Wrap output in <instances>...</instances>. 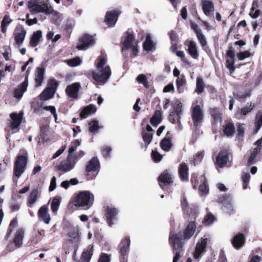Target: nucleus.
<instances>
[{
    "label": "nucleus",
    "mask_w": 262,
    "mask_h": 262,
    "mask_svg": "<svg viewBox=\"0 0 262 262\" xmlns=\"http://www.w3.org/2000/svg\"><path fill=\"white\" fill-rule=\"evenodd\" d=\"M81 62V60L79 57H75L68 60L67 63L69 66L74 67L79 65Z\"/></svg>",
    "instance_id": "bf43d9fd"
},
{
    "label": "nucleus",
    "mask_w": 262,
    "mask_h": 262,
    "mask_svg": "<svg viewBox=\"0 0 262 262\" xmlns=\"http://www.w3.org/2000/svg\"><path fill=\"white\" fill-rule=\"evenodd\" d=\"M255 128L254 133H256L262 126V111H258L255 116L254 120Z\"/></svg>",
    "instance_id": "37998d69"
},
{
    "label": "nucleus",
    "mask_w": 262,
    "mask_h": 262,
    "mask_svg": "<svg viewBox=\"0 0 262 262\" xmlns=\"http://www.w3.org/2000/svg\"><path fill=\"white\" fill-rule=\"evenodd\" d=\"M181 116L182 115L179 114H177V115L176 114L173 115L172 113H170L168 116V120L171 123L176 124L177 122L181 119Z\"/></svg>",
    "instance_id": "69168bd1"
},
{
    "label": "nucleus",
    "mask_w": 262,
    "mask_h": 262,
    "mask_svg": "<svg viewBox=\"0 0 262 262\" xmlns=\"http://www.w3.org/2000/svg\"><path fill=\"white\" fill-rule=\"evenodd\" d=\"M130 241L129 237L122 239L119 246L118 250L120 262H127L128 254L129 252Z\"/></svg>",
    "instance_id": "423d86ee"
},
{
    "label": "nucleus",
    "mask_w": 262,
    "mask_h": 262,
    "mask_svg": "<svg viewBox=\"0 0 262 262\" xmlns=\"http://www.w3.org/2000/svg\"><path fill=\"white\" fill-rule=\"evenodd\" d=\"M24 233L23 229H19L16 232L13 241L7 246L9 251H14L21 247L23 244Z\"/></svg>",
    "instance_id": "9d476101"
},
{
    "label": "nucleus",
    "mask_w": 262,
    "mask_h": 262,
    "mask_svg": "<svg viewBox=\"0 0 262 262\" xmlns=\"http://www.w3.org/2000/svg\"><path fill=\"white\" fill-rule=\"evenodd\" d=\"M205 83L202 77H198L196 78V89L195 92L198 94H202L204 90Z\"/></svg>",
    "instance_id": "a18cd8bd"
},
{
    "label": "nucleus",
    "mask_w": 262,
    "mask_h": 262,
    "mask_svg": "<svg viewBox=\"0 0 262 262\" xmlns=\"http://www.w3.org/2000/svg\"><path fill=\"white\" fill-rule=\"evenodd\" d=\"M232 155L227 149H222L215 157L214 164H228L232 162Z\"/></svg>",
    "instance_id": "9b49d317"
},
{
    "label": "nucleus",
    "mask_w": 262,
    "mask_h": 262,
    "mask_svg": "<svg viewBox=\"0 0 262 262\" xmlns=\"http://www.w3.org/2000/svg\"><path fill=\"white\" fill-rule=\"evenodd\" d=\"M49 130V127L47 125H44L40 127V133L38 135V143H44L47 141L46 137L48 136V132Z\"/></svg>",
    "instance_id": "c9c22d12"
},
{
    "label": "nucleus",
    "mask_w": 262,
    "mask_h": 262,
    "mask_svg": "<svg viewBox=\"0 0 262 262\" xmlns=\"http://www.w3.org/2000/svg\"><path fill=\"white\" fill-rule=\"evenodd\" d=\"M55 92L52 88H48L47 87L40 95V99L41 100H47L53 97Z\"/></svg>",
    "instance_id": "4c0bfd02"
},
{
    "label": "nucleus",
    "mask_w": 262,
    "mask_h": 262,
    "mask_svg": "<svg viewBox=\"0 0 262 262\" xmlns=\"http://www.w3.org/2000/svg\"><path fill=\"white\" fill-rule=\"evenodd\" d=\"M107 62V58L105 56H99L95 61V65L99 72L92 71L89 75L97 83L104 84L111 76L112 71L109 66L104 67Z\"/></svg>",
    "instance_id": "f257e3e1"
},
{
    "label": "nucleus",
    "mask_w": 262,
    "mask_h": 262,
    "mask_svg": "<svg viewBox=\"0 0 262 262\" xmlns=\"http://www.w3.org/2000/svg\"><path fill=\"white\" fill-rule=\"evenodd\" d=\"M126 36L122 42V51L130 49L134 45L133 42L135 40V36L133 34L126 32Z\"/></svg>",
    "instance_id": "b1692460"
},
{
    "label": "nucleus",
    "mask_w": 262,
    "mask_h": 262,
    "mask_svg": "<svg viewBox=\"0 0 262 262\" xmlns=\"http://www.w3.org/2000/svg\"><path fill=\"white\" fill-rule=\"evenodd\" d=\"M162 112L161 110H156L150 119V122L154 126H157L162 121Z\"/></svg>",
    "instance_id": "e433bc0d"
},
{
    "label": "nucleus",
    "mask_w": 262,
    "mask_h": 262,
    "mask_svg": "<svg viewBox=\"0 0 262 262\" xmlns=\"http://www.w3.org/2000/svg\"><path fill=\"white\" fill-rule=\"evenodd\" d=\"M202 4L203 12L206 15H209L210 13L214 11V5L211 1L209 0H203L202 2Z\"/></svg>",
    "instance_id": "7c9ffc66"
},
{
    "label": "nucleus",
    "mask_w": 262,
    "mask_h": 262,
    "mask_svg": "<svg viewBox=\"0 0 262 262\" xmlns=\"http://www.w3.org/2000/svg\"><path fill=\"white\" fill-rule=\"evenodd\" d=\"M224 135L227 137H231L235 132L234 123L231 120H226L222 125Z\"/></svg>",
    "instance_id": "dca6fc26"
},
{
    "label": "nucleus",
    "mask_w": 262,
    "mask_h": 262,
    "mask_svg": "<svg viewBox=\"0 0 262 262\" xmlns=\"http://www.w3.org/2000/svg\"><path fill=\"white\" fill-rule=\"evenodd\" d=\"M186 83V80L183 75L181 77H178L176 80V86L178 92L179 93H182L184 91L183 89L182 88Z\"/></svg>",
    "instance_id": "603ef678"
},
{
    "label": "nucleus",
    "mask_w": 262,
    "mask_h": 262,
    "mask_svg": "<svg viewBox=\"0 0 262 262\" xmlns=\"http://www.w3.org/2000/svg\"><path fill=\"white\" fill-rule=\"evenodd\" d=\"M26 31L22 26H17L15 30L14 36L15 43L20 46L24 42L26 35Z\"/></svg>",
    "instance_id": "a211bd4d"
},
{
    "label": "nucleus",
    "mask_w": 262,
    "mask_h": 262,
    "mask_svg": "<svg viewBox=\"0 0 262 262\" xmlns=\"http://www.w3.org/2000/svg\"><path fill=\"white\" fill-rule=\"evenodd\" d=\"M74 165H58L55 167V170L60 171V174L71 170Z\"/></svg>",
    "instance_id": "49530a36"
},
{
    "label": "nucleus",
    "mask_w": 262,
    "mask_h": 262,
    "mask_svg": "<svg viewBox=\"0 0 262 262\" xmlns=\"http://www.w3.org/2000/svg\"><path fill=\"white\" fill-rule=\"evenodd\" d=\"M204 156V151H199L195 155L193 156L192 162H193L194 164L196 163L201 162L203 159Z\"/></svg>",
    "instance_id": "680f3d73"
},
{
    "label": "nucleus",
    "mask_w": 262,
    "mask_h": 262,
    "mask_svg": "<svg viewBox=\"0 0 262 262\" xmlns=\"http://www.w3.org/2000/svg\"><path fill=\"white\" fill-rule=\"evenodd\" d=\"M81 87L79 82H75L68 85L66 89L67 95L71 98L76 99L78 96V92Z\"/></svg>",
    "instance_id": "f3484780"
},
{
    "label": "nucleus",
    "mask_w": 262,
    "mask_h": 262,
    "mask_svg": "<svg viewBox=\"0 0 262 262\" xmlns=\"http://www.w3.org/2000/svg\"><path fill=\"white\" fill-rule=\"evenodd\" d=\"M182 239L180 234L170 233L169 242L172 248L173 252L175 253L172 262H177L180 257V253L183 251V247L184 245V242H183Z\"/></svg>",
    "instance_id": "7ed1b4c3"
},
{
    "label": "nucleus",
    "mask_w": 262,
    "mask_h": 262,
    "mask_svg": "<svg viewBox=\"0 0 262 262\" xmlns=\"http://www.w3.org/2000/svg\"><path fill=\"white\" fill-rule=\"evenodd\" d=\"M255 104L250 103L249 106H245L238 110L237 114H239L241 116H245L249 113L251 112L253 109L255 107Z\"/></svg>",
    "instance_id": "8fccbe9b"
},
{
    "label": "nucleus",
    "mask_w": 262,
    "mask_h": 262,
    "mask_svg": "<svg viewBox=\"0 0 262 262\" xmlns=\"http://www.w3.org/2000/svg\"><path fill=\"white\" fill-rule=\"evenodd\" d=\"M179 176L183 182L188 181V167L187 165H180L179 168Z\"/></svg>",
    "instance_id": "f704fd0d"
},
{
    "label": "nucleus",
    "mask_w": 262,
    "mask_h": 262,
    "mask_svg": "<svg viewBox=\"0 0 262 262\" xmlns=\"http://www.w3.org/2000/svg\"><path fill=\"white\" fill-rule=\"evenodd\" d=\"M119 210L113 206H107L106 208L105 217L108 225L111 227L117 220Z\"/></svg>",
    "instance_id": "ddd939ff"
},
{
    "label": "nucleus",
    "mask_w": 262,
    "mask_h": 262,
    "mask_svg": "<svg viewBox=\"0 0 262 262\" xmlns=\"http://www.w3.org/2000/svg\"><path fill=\"white\" fill-rule=\"evenodd\" d=\"M60 204V200L59 197H55L52 200L51 204V208L53 213L55 214L57 212Z\"/></svg>",
    "instance_id": "3c124183"
},
{
    "label": "nucleus",
    "mask_w": 262,
    "mask_h": 262,
    "mask_svg": "<svg viewBox=\"0 0 262 262\" xmlns=\"http://www.w3.org/2000/svg\"><path fill=\"white\" fill-rule=\"evenodd\" d=\"M158 182L162 189L167 190L173 183L171 174L167 170L164 171L159 176Z\"/></svg>",
    "instance_id": "6e6552de"
},
{
    "label": "nucleus",
    "mask_w": 262,
    "mask_h": 262,
    "mask_svg": "<svg viewBox=\"0 0 262 262\" xmlns=\"http://www.w3.org/2000/svg\"><path fill=\"white\" fill-rule=\"evenodd\" d=\"M58 85V81L54 78L50 79L48 82V88H52L55 92Z\"/></svg>",
    "instance_id": "e2e57ef3"
},
{
    "label": "nucleus",
    "mask_w": 262,
    "mask_h": 262,
    "mask_svg": "<svg viewBox=\"0 0 262 262\" xmlns=\"http://www.w3.org/2000/svg\"><path fill=\"white\" fill-rule=\"evenodd\" d=\"M121 12L119 10H112L107 11L105 16V23L109 26H114Z\"/></svg>",
    "instance_id": "2eb2a0df"
},
{
    "label": "nucleus",
    "mask_w": 262,
    "mask_h": 262,
    "mask_svg": "<svg viewBox=\"0 0 262 262\" xmlns=\"http://www.w3.org/2000/svg\"><path fill=\"white\" fill-rule=\"evenodd\" d=\"M136 79L139 83L143 84L146 88H149V85L145 75L143 74H140L137 76Z\"/></svg>",
    "instance_id": "5fc2aeb1"
},
{
    "label": "nucleus",
    "mask_w": 262,
    "mask_h": 262,
    "mask_svg": "<svg viewBox=\"0 0 262 262\" xmlns=\"http://www.w3.org/2000/svg\"><path fill=\"white\" fill-rule=\"evenodd\" d=\"M218 201L222 204L224 209H230L231 208V197L230 195L221 196L219 198Z\"/></svg>",
    "instance_id": "58836bf2"
},
{
    "label": "nucleus",
    "mask_w": 262,
    "mask_h": 262,
    "mask_svg": "<svg viewBox=\"0 0 262 262\" xmlns=\"http://www.w3.org/2000/svg\"><path fill=\"white\" fill-rule=\"evenodd\" d=\"M27 154L23 155H18L17 156L16 160L14 164H27Z\"/></svg>",
    "instance_id": "0e129e2a"
},
{
    "label": "nucleus",
    "mask_w": 262,
    "mask_h": 262,
    "mask_svg": "<svg viewBox=\"0 0 262 262\" xmlns=\"http://www.w3.org/2000/svg\"><path fill=\"white\" fill-rule=\"evenodd\" d=\"M94 201V195L89 191H81L74 199V203L76 206L81 207L85 209L90 208Z\"/></svg>",
    "instance_id": "f03ea898"
},
{
    "label": "nucleus",
    "mask_w": 262,
    "mask_h": 262,
    "mask_svg": "<svg viewBox=\"0 0 262 262\" xmlns=\"http://www.w3.org/2000/svg\"><path fill=\"white\" fill-rule=\"evenodd\" d=\"M97 108L95 105L90 104L84 107L81 111L80 117L81 119H85L89 116L94 114Z\"/></svg>",
    "instance_id": "cd10ccee"
},
{
    "label": "nucleus",
    "mask_w": 262,
    "mask_h": 262,
    "mask_svg": "<svg viewBox=\"0 0 262 262\" xmlns=\"http://www.w3.org/2000/svg\"><path fill=\"white\" fill-rule=\"evenodd\" d=\"M100 169V165H87L85 170L88 175H92L91 179L95 177Z\"/></svg>",
    "instance_id": "a19ab883"
},
{
    "label": "nucleus",
    "mask_w": 262,
    "mask_h": 262,
    "mask_svg": "<svg viewBox=\"0 0 262 262\" xmlns=\"http://www.w3.org/2000/svg\"><path fill=\"white\" fill-rule=\"evenodd\" d=\"M196 229V226L194 224V222H190L186 229L184 231V235L183 237L182 236L181 233H178V234H180L181 237L182 238V241L184 242V240H188L191 238V237L193 235Z\"/></svg>",
    "instance_id": "412c9836"
},
{
    "label": "nucleus",
    "mask_w": 262,
    "mask_h": 262,
    "mask_svg": "<svg viewBox=\"0 0 262 262\" xmlns=\"http://www.w3.org/2000/svg\"><path fill=\"white\" fill-rule=\"evenodd\" d=\"M45 72V69L44 67L41 66L37 68L35 74V81L36 86H40L44 79V74Z\"/></svg>",
    "instance_id": "a878e982"
},
{
    "label": "nucleus",
    "mask_w": 262,
    "mask_h": 262,
    "mask_svg": "<svg viewBox=\"0 0 262 262\" xmlns=\"http://www.w3.org/2000/svg\"><path fill=\"white\" fill-rule=\"evenodd\" d=\"M143 48L147 52L152 51L156 49L155 44L152 40L149 34L147 35L146 36L145 40L143 43Z\"/></svg>",
    "instance_id": "473e14b6"
},
{
    "label": "nucleus",
    "mask_w": 262,
    "mask_h": 262,
    "mask_svg": "<svg viewBox=\"0 0 262 262\" xmlns=\"http://www.w3.org/2000/svg\"><path fill=\"white\" fill-rule=\"evenodd\" d=\"M39 194L38 190L34 189L30 193L28 198V205L30 207H32L33 204L37 200Z\"/></svg>",
    "instance_id": "79ce46f5"
},
{
    "label": "nucleus",
    "mask_w": 262,
    "mask_h": 262,
    "mask_svg": "<svg viewBox=\"0 0 262 262\" xmlns=\"http://www.w3.org/2000/svg\"><path fill=\"white\" fill-rule=\"evenodd\" d=\"M245 243V237L243 234L238 233L233 237L231 243L236 249H239L242 247Z\"/></svg>",
    "instance_id": "5701e85b"
},
{
    "label": "nucleus",
    "mask_w": 262,
    "mask_h": 262,
    "mask_svg": "<svg viewBox=\"0 0 262 262\" xmlns=\"http://www.w3.org/2000/svg\"><path fill=\"white\" fill-rule=\"evenodd\" d=\"M171 113H172L173 115H177L179 114L182 115V105L181 102L178 101L176 103L174 106L173 107V110Z\"/></svg>",
    "instance_id": "4d7b16f0"
},
{
    "label": "nucleus",
    "mask_w": 262,
    "mask_h": 262,
    "mask_svg": "<svg viewBox=\"0 0 262 262\" xmlns=\"http://www.w3.org/2000/svg\"><path fill=\"white\" fill-rule=\"evenodd\" d=\"M38 215L45 223L47 224H49L51 218L48 213V208L47 206L43 205L39 208L38 211Z\"/></svg>",
    "instance_id": "bb28decb"
},
{
    "label": "nucleus",
    "mask_w": 262,
    "mask_h": 262,
    "mask_svg": "<svg viewBox=\"0 0 262 262\" xmlns=\"http://www.w3.org/2000/svg\"><path fill=\"white\" fill-rule=\"evenodd\" d=\"M215 220L214 216L211 213H208L204 218V222L206 225H210Z\"/></svg>",
    "instance_id": "338daca9"
},
{
    "label": "nucleus",
    "mask_w": 262,
    "mask_h": 262,
    "mask_svg": "<svg viewBox=\"0 0 262 262\" xmlns=\"http://www.w3.org/2000/svg\"><path fill=\"white\" fill-rule=\"evenodd\" d=\"M94 43L95 40L92 36L85 34L79 38L77 48L78 50H84L89 46L93 45Z\"/></svg>",
    "instance_id": "4468645a"
},
{
    "label": "nucleus",
    "mask_w": 262,
    "mask_h": 262,
    "mask_svg": "<svg viewBox=\"0 0 262 262\" xmlns=\"http://www.w3.org/2000/svg\"><path fill=\"white\" fill-rule=\"evenodd\" d=\"M25 169L26 165H15V167L14 168V183L16 184L17 183L18 179L24 172Z\"/></svg>",
    "instance_id": "72a5a7b5"
},
{
    "label": "nucleus",
    "mask_w": 262,
    "mask_h": 262,
    "mask_svg": "<svg viewBox=\"0 0 262 262\" xmlns=\"http://www.w3.org/2000/svg\"><path fill=\"white\" fill-rule=\"evenodd\" d=\"M142 139L146 145H148L152 139L153 133H147L145 131L142 132Z\"/></svg>",
    "instance_id": "864d4df0"
},
{
    "label": "nucleus",
    "mask_w": 262,
    "mask_h": 262,
    "mask_svg": "<svg viewBox=\"0 0 262 262\" xmlns=\"http://www.w3.org/2000/svg\"><path fill=\"white\" fill-rule=\"evenodd\" d=\"M181 206L184 213H187V214H189V216H191L195 215L196 212V209H192V207H189L188 203L184 196L181 201Z\"/></svg>",
    "instance_id": "c756f323"
},
{
    "label": "nucleus",
    "mask_w": 262,
    "mask_h": 262,
    "mask_svg": "<svg viewBox=\"0 0 262 262\" xmlns=\"http://www.w3.org/2000/svg\"><path fill=\"white\" fill-rule=\"evenodd\" d=\"M209 113L211 116V124L212 127H216L218 122H221L223 120V114L218 107H210Z\"/></svg>",
    "instance_id": "f8f14e48"
},
{
    "label": "nucleus",
    "mask_w": 262,
    "mask_h": 262,
    "mask_svg": "<svg viewBox=\"0 0 262 262\" xmlns=\"http://www.w3.org/2000/svg\"><path fill=\"white\" fill-rule=\"evenodd\" d=\"M191 118L193 125L195 128L202 124L204 119V113L202 107L199 104L192 106Z\"/></svg>",
    "instance_id": "0eeeda50"
},
{
    "label": "nucleus",
    "mask_w": 262,
    "mask_h": 262,
    "mask_svg": "<svg viewBox=\"0 0 262 262\" xmlns=\"http://www.w3.org/2000/svg\"><path fill=\"white\" fill-rule=\"evenodd\" d=\"M187 52L192 58L197 59L199 57V53L196 43L192 40L188 41Z\"/></svg>",
    "instance_id": "c85d7f7f"
},
{
    "label": "nucleus",
    "mask_w": 262,
    "mask_h": 262,
    "mask_svg": "<svg viewBox=\"0 0 262 262\" xmlns=\"http://www.w3.org/2000/svg\"><path fill=\"white\" fill-rule=\"evenodd\" d=\"M191 182L194 189H195L198 185L200 183L199 192L201 196L206 195L208 193L209 187L207 179L204 175L202 174L198 178V176L193 173L191 175Z\"/></svg>",
    "instance_id": "20e7f679"
},
{
    "label": "nucleus",
    "mask_w": 262,
    "mask_h": 262,
    "mask_svg": "<svg viewBox=\"0 0 262 262\" xmlns=\"http://www.w3.org/2000/svg\"><path fill=\"white\" fill-rule=\"evenodd\" d=\"M80 140H75L71 142L70 147L69 148V154L68 156V160L70 162H74L75 160L77 158L74 152L76 148L80 145Z\"/></svg>",
    "instance_id": "393cba45"
},
{
    "label": "nucleus",
    "mask_w": 262,
    "mask_h": 262,
    "mask_svg": "<svg viewBox=\"0 0 262 262\" xmlns=\"http://www.w3.org/2000/svg\"><path fill=\"white\" fill-rule=\"evenodd\" d=\"M68 235L69 236V238H75L80 236L78 228H72L68 232Z\"/></svg>",
    "instance_id": "052dcab7"
},
{
    "label": "nucleus",
    "mask_w": 262,
    "mask_h": 262,
    "mask_svg": "<svg viewBox=\"0 0 262 262\" xmlns=\"http://www.w3.org/2000/svg\"><path fill=\"white\" fill-rule=\"evenodd\" d=\"M67 241L72 245L75 252H77L80 245L81 237L79 236L75 238H69Z\"/></svg>",
    "instance_id": "de8ad7c7"
},
{
    "label": "nucleus",
    "mask_w": 262,
    "mask_h": 262,
    "mask_svg": "<svg viewBox=\"0 0 262 262\" xmlns=\"http://www.w3.org/2000/svg\"><path fill=\"white\" fill-rule=\"evenodd\" d=\"M89 131L91 133H95L98 131L99 128V122L97 120H94L90 122L89 123Z\"/></svg>",
    "instance_id": "6e6d98bb"
},
{
    "label": "nucleus",
    "mask_w": 262,
    "mask_h": 262,
    "mask_svg": "<svg viewBox=\"0 0 262 262\" xmlns=\"http://www.w3.org/2000/svg\"><path fill=\"white\" fill-rule=\"evenodd\" d=\"M28 85V79L20 84L17 88H15L13 92V97L17 99H20L24 93L27 91Z\"/></svg>",
    "instance_id": "aec40b11"
},
{
    "label": "nucleus",
    "mask_w": 262,
    "mask_h": 262,
    "mask_svg": "<svg viewBox=\"0 0 262 262\" xmlns=\"http://www.w3.org/2000/svg\"><path fill=\"white\" fill-rule=\"evenodd\" d=\"M112 150L111 147L106 146L103 147L101 149V154L105 158H107L110 157V152Z\"/></svg>",
    "instance_id": "774afa93"
},
{
    "label": "nucleus",
    "mask_w": 262,
    "mask_h": 262,
    "mask_svg": "<svg viewBox=\"0 0 262 262\" xmlns=\"http://www.w3.org/2000/svg\"><path fill=\"white\" fill-rule=\"evenodd\" d=\"M28 7L30 9L31 13L42 12L47 15H49L53 12V9L51 6H49L46 3L39 5L37 4L36 0L29 1Z\"/></svg>",
    "instance_id": "39448f33"
},
{
    "label": "nucleus",
    "mask_w": 262,
    "mask_h": 262,
    "mask_svg": "<svg viewBox=\"0 0 262 262\" xmlns=\"http://www.w3.org/2000/svg\"><path fill=\"white\" fill-rule=\"evenodd\" d=\"M42 37V32L37 30L33 33L30 40V46L32 47H36L39 43Z\"/></svg>",
    "instance_id": "2f4dec72"
},
{
    "label": "nucleus",
    "mask_w": 262,
    "mask_h": 262,
    "mask_svg": "<svg viewBox=\"0 0 262 262\" xmlns=\"http://www.w3.org/2000/svg\"><path fill=\"white\" fill-rule=\"evenodd\" d=\"M262 257V250L260 248L257 249L255 251L249 256V262H260Z\"/></svg>",
    "instance_id": "c03bdc74"
},
{
    "label": "nucleus",
    "mask_w": 262,
    "mask_h": 262,
    "mask_svg": "<svg viewBox=\"0 0 262 262\" xmlns=\"http://www.w3.org/2000/svg\"><path fill=\"white\" fill-rule=\"evenodd\" d=\"M260 148L256 147L251 150V154L248 161V164H253L256 162V157L260 152Z\"/></svg>",
    "instance_id": "09e8293b"
},
{
    "label": "nucleus",
    "mask_w": 262,
    "mask_h": 262,
    "mask_svg": "<svg viewBox=\"0 0 262 262\" xmlns=\"http://www.w3.org/2000/svg\"><path fill=\"white\" fill-rule=\"evenodd\" d=\"M250 174L249 173V169L246 171L243 170L242 173L241 180L242 181L243 189L246 190L248 188V186L250 180Z\"/></svg>",
    "instance_id": "ea45409f"
},
{
    "label": "nucleus",
    "mask_w": 262,
    "mask_h": 262,
    "mask_svg": "<svg viewBox=\"0 0 262 262\" xmlns=\"http://www.w3.org/2000/svg\"><path fill=\"white\" fill-rule=\"evenodd\" d=\"M12 121L10 124V127L11 129H15L17 128L21 124L23 117V113L19 112L18 114L17 113H12L10 114Z\"/></svg>",
    "instance_id": "6ab92c4d"
},
{
    "label": "nucleus",
    "mask_w": 262,
    "mask_h": 262,
    "mask_svg": "<svg viewBox=\"0 0 262 262\" xmlns=\"http://www.w3.org/2000/svg\"><path fill=\"white\" fill-rule=\"evenodd\" d=\"M210 241V238L208 235H204L197 243L193 253V256L195 259H200L202 254L205 251L206 246Z\"/></svg>",
    "instance_id": "1a4fd4ad"
},
{
    "label": "nucleus",
    "mask_w": 262,
    "mask_h": 262,
    "mask_svg": "<svg viewBox=\"0 0 262 262\" xmlns=\"http://www.w3.org/2000/svg\"><path fill=\"white\" fill-rule=\"evenodd\" d=\"M160 146L161 149L165 151H169L172 146L171 135L168 131L166 134L165 137L161 141Z\"/></svg>",
    "instance_id": "4be33fe9"
},
{
    "label": "nucleus",
    "mask_w": 262,
    "mask_h": 262,
    "mask_svg": "<svg viewBox=\"0 0 262 262\" xmlns=\"http://www.w3.org/2000/svg\"><path fill=\"white\" fill-rule=\"evenodd\" d=\"M196 35L200 45L203 47L204 50H206L205 47L207 46V43L204 35L202 33V32L199 33L198 34Z\"/></svg>",
    "instance_id": "13d9d810"
}]
</instances>
